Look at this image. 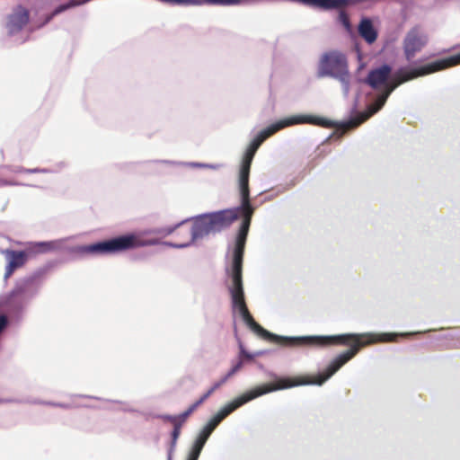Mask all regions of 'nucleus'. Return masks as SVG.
I'll return each mask as SVG.
<instances>
[{"label":"nucleus","mask_w":460,"mask_h":460,"mask_svg":"<svg viewBox=\"0 0 460 460\" xmlns=\"http://www.w3.org/2000/svg\"><path fill=\"white\" fill-rule=\"evenodd\" d=\"M241 212L243 214L244 218L236 237L232 266L229 271L231 282L228 285V291L231 297V307L234 316L238 314L252 332L273 341H291L300 344L323 346L327 344L345 343L348 338L355 336L354 334H338L330 336H280L270 332L254 321L249 313L245 303L242 279L243 251L251 224V218L253 213H251L250 217H247V209L246 208H243L242 200L239 207L211 213H205L191 217L190 219L192 220L190 243L204 239L211 234L221 232L235 221Z\"/></svg>","instance_id":"nucleus-1"},{"label":"nucleus","mask_w":460,"mask_h":460,"mask_svg":"<svg viewBox=\"0 0 460 460\" xmlns=\"http://www.w3.org/2000/svg\"><path fill=\"white\" fill-rule=\"evenodd\" d=\"M460 64V53L436 60L418 68L401 67L393 75L392 67L388 64H383L371 69L366 78V82L373 89L368 94L369 103L365 111L357 113L348 120L335 122L332 127L341 129L356 128L371 116L379 111L386 102L390 94L401 84L419 76L432 74Z\"/></svg>","instance_id":"nucleus-2"},{"label":"nucleus","mask_w":460,"mask_h":460,"mask_svg":"<svg viewBox=\"0 0 460 460\" xmlns=\"http://www.w3.org/2000/svg\"><path fill=\"white\" fill-rule=\"evenodd\" d=\"M353 334L355 336L348 338L347 341L344 343L347 344L349 341H352L351 348L349 350L337 356L330 363L324 372L318 374L314 378H303L298 382H292L288 378H279L275 384H267L256 386L255 388L243 394L239 397L235 398L233 402L225 405L216 415L213 416V419L216 420L219 424L227 415H229L232 411L243 404L271 392L291 388L296 385H322L328 379H330L344 364L351 359L358 352L361 346L371 344L376 341H394L398 336V333H381L378 335L373 333Z\"/></svg>","instance_id":"nucleus-3"},{"label":"nucleus","mask_w":460,"mask_h":460,"mask_svg":"<svg viewBox=\"0 0 460 460\" xmlns=\"http://www.w3.org/2000/svg\"><path fill=\"white\" fill-rule=\"evenodd\" d=\"M348 338L344 344H347L349 341H352L351 348L337 356L327 367L326 370L323 373L318 374L314 378H303L298 382H292L288 378H279L275 384H267L243 394L239 397L235 398L233 402L227 403L220 411L213 416V419L219 424L227 415L232 411L242 406L243 404L266 394L275 392L278 390L291 388L296 385H322L328 379H330L344 364L351 359L359 350L361 346L371 344L376 341L391 342L394 341L397 337V333H381L378 335L373 333H361L356 334Z\"/></svg>","instance_id":"nucleus-4"},{"label":"nucleus","mask_w":460,"mask_h":460,"mask_svg":"<svg viewBox=\"0 0 460 460\" xmlns=\"http://www.w3.org/2000/svg\"><path fill=\"white\" fill-rule=\"evenodd\" d=\"M305 123L317 125L323 128H332L334 125L332 120L322 117L306 114L292 115L290 117L279 119L261 130L248 146L242 160L238 180L241 199H243V208H246L247 209V217H250L251 213H253V208L252 207L249 199V176L251 164L258 148L263 143V141H265L268 137L279 130L286 127Z\"/></svg>","instance_id":"nucleus-5"},{"label":"nucleus","mask_w":460,"mask_h":460,"mask_svg":"<svg viewBox=\"0 0 460 460\" xmlns=\"http://www.w3.org/2000/svg\"><path fill=\"white\" fill-rule=\"evenodd\" d=\"M161 243L158 240L141 241L136 234L130 233L117 237L92 243L90 245L79 246L76 251L85 254H111L137 247L150 246Z\"/></svg>","instance_id":"nucleus-6"},{"label":"nucleus","mask_w":460,"mask_h":460,"mask_svg":"<svg viewBox=\"0 0 460 460\" xmlns=\"http://www.w3.org/2000/svg\"><path fill=\"white\" fill-rule=\"evenodd\" d=\"M319 77H332L338 80L342 87L344 96L349 93L350 75L345 54L338 50H331L322 55L318 65Z\"/></svg>","instance_id":"nucleus-7"},{"label":"nucleus","mask_w":460,"mask_h":460,"mask_svg":"<svg viewBox=\"0 0 460 460\" xmlns=\"http://www.w3.org/2000/svg\"><path fill=\"white\" fill-rule=\"evenodd\" d=\"M426 36L420 33L419 30H410L403 40V51L407 60H411L417 52L426 45Z\"/></svg>","instance_id":"nucleus-8"},{"label":"nucleus","mask_w":460,"mask_h":460,"mask_svg":"<svg viewBox=\"0 0 460 460\" xmlns=\"http://www.w3.org/2000/svg\"><path fill=\"white\" fill-rule=\"evenodd\" d=\"M28 22L29 12L25 8L18 6L8 17L6 24L8 33L13 35L20 31Z\"/></svg>","instance_id":"nucleus-9"},{"label":"nucleus","mask_w":460,"mask_h":460,"mask_svg":"<svg viewBox=\"0 0 460 460\" xmlns=\"http://www.w3.org/2000/svg\"><path fill=\"white\" fill-rule=\"evenodd\" d=\"M7 261L4 272V279H7L15 270L23 266L26 262L27 254L23 251L5 250L3 252Z\"/></svg>","instance_id":"nucleus-10"},{"label":"nucleus","mask_w":460,"mask_h":460,"mask_svg":"<svg viewBox=\"0 0 460 460\" xmlns=\"http://www.w3.org/2000/svg\"><path fill=\"white\" fill-rule=\"evenodd\" d=\"M33 278L25 277L19 279L13 290V295L20 296L21 298L28 304V302L36 295L37 291L32 289Z\"/></svg>","instance_id":"nucleus-11"},{"label":"nucleus","mask_w":460,"mask_h":460,"mask_svg":"<svg viewBox=\"0 0 460 460\" xmlns=\"http://www.w3.org/2000/svg\"><path fill=\"white\" fill-rule=\"evenodd\" d=\"M300 3L321 10H337L349 5V0H300Z\"/></svg>","instance_id":"nucleus-12"},{"label":"nucleus","mask_w":460,"mask_h":460,"mask_svg":"<svg viewBox=\"0 0 460 460\" xmlns=\"http://www.w3.org/2000/svg\"><path fill=\"white\" fill-rule=\"evenodd\" d=\"M27 303L20 296L13 295V290L0 296V305L10 312L22 311Z\"/></svg>","instance_id":"nucleus-13"},{"label":"nucleus","mask_w":460,"mask_h":460,"mask_svg":"<svg viewBox=\"0 0 460 460\" xmlns=\"http://www.w3.org/2000/svg\"><path fill=\"white\" fill-rule=\"evenodd\" d=\"M358 31L360 37L368 44L374 43L377 39V31L369 18H362L360 20Z\"/></svg>","instance_id":"nucleus-14"},{"label":"nucleus","mask_w":460,"mask_h":460,"mask_svg":"<svg viewBox=\"0 0 460 460\" xmlns=\"http://www.w3.org/2000/svg\"><path fill=\"white\" fill-rule=\"evenodd\" d=\"M64 239H58L49 242H37L33 243L32 249L38 252H48L51 251H58L62 248V244L64 243Z\"/></svg>","instance_id":"nucleus-15"},{"label":"nucleus","mask_w":460,"mask_h":460,"mask_svg":"<svg viewBox=\"0 0 460 460\" xmlns=\"http://www.w3.org/2000/svg\"><path fill=\"white\" fill-rule=\"evenodd\" d=\"M221 385V383H216L203 396L200 397L196 402L189 407L187 411L181 414V420L185 421V420L207 398L210 396V394L217 389Z\"/></svg>","instance_id":"nucleus-16"},{"label":"nucleus","mask_w":460,"mask_h":460,"mask_svg":"<svg viewBox=\"0 0 460 460\" xmlns=\"http://www.w3.org/2000/svg\"><path fill=\"white\" fill-rule=\"evenodd\" d=\"M212 432L213 431L210 430V428L204 426L199 431L191 447L201 452Z\"/></svg>","instance_id":"nucleus-17"},{"label":"nucleus","mask_w":460,"mask_h":460,"mask_svg":"<svg viewBox=\"0 0 460 460\" xmlns=\"http://www.w3.org/2000/svg\"><path fill=\"white\" fill-rule=\"evenodd\" d=\"M188 219L182 220L181 222L167 227L163 228H154L147 231H145V234H160L163 237H166L170 234H172L178 227H180L182 224L187 222Z\"/></svg>","instance_id":"nucleus-18"},{"label":"nucleus","mask_w":460,"mask_h":460,"mask_svg":"<svg viewBox=\"0 0 460 460\" xmlns=\"http://www.w3.org/2000/svg\"><path fill=\"white\" fill-rule=\"evenodd\" d=\"M89 1L90 0H70L66 4H60L54 10V12L52 13V14L50 15V17L48 20L49 21L52 17L61 13L62 12H65L70 8H73V7H75L78 5H82Z\"/></svg>","instance_id":"nucleus-19"},{"label":"nucleus","mask_w":460,"mask_h":460,"mask_svg":"<svg viewBox=\"0 0 460 460\" xmlns=\"http://www.w3.org/2000/svg\"><path fill=\"white\" fill-rule=\"evenodd\" d=\"M243 0H205V4L232 6L241 4Z\"/></svg>","instance_id":"nucleus-20"},{"label":"nucleus","mask_w":460,"mask_h":460,"mask_svg":"<svg viewBox=\"0 0 460 460\" xmlns=\"http://www.w3.org/2000/svg\"><path fill=\"white\" fill-rule=\"evenodd\" d=\"M186 166L193 167V168H208L211 170H218L223 167L221 164H202V163H186Z\"/></svg>","instance_id":"nucleus-21"},{"label":"nucleus","mask_w":460,"mask_h":460,"mask_svg":"<svg viewBox=\"0 0 460 460\" xmlns=\"http://www.w3.org/2000/svg\"><path fill=\"white\" fill-rule=\"evenodd\" d=\"M204 4H205V0H176V5L201 6Z\"/></svg>","instance_id":"nucleus-22"},{"label":"nucleus","mask_w":460,"mask_h":460,"mask_svg":"<svg viewBox=\"0 0 460 460\" xmlns=\"http://www.w3.org/2000/svg\"><path fill=\"white\" fill-rule=\"evenodd\" d=\"M243 366V362L242 361H239L238 363H236L231 369L230 371L227 373V375L223 377L218 383H221V385L230 377L232 376L234 374H235Z\"/></svg>","instance_id":"nucleus-23"},{"label":"nucleus","mask_w":460,"mask_h":460,"mask_svg":"<svg viewBox=\"0 0 460 460\" xmlns=\"http://www.w3.org/2000/svg\"><path fill=\"white\" fill-rule=\"evenodd\" d=\"M190 243H171V242H163L162 244L167 246V247H172V248H176V249H183V248H186V247H189L190 245Z\"/></svg>","instance_id":"nucleus-24"},{"label":"nucleus","mask_w":460,"mask_h":460,"mask_svg":"<svg viewBox=\"0 0 460 460\" xmlns=\"http://www.w3.org/2000/svg\"><path fill=\"white\" fill-rule=\"evenodd\" d=\"M182 422H175L173 425V429L172 431V438H179L180 433H181V428Z\"/></svg>","instance_id":"nucleus-25"},{"label":"nucleus","mask_w":460,"mask_h":460,"mask_svg":"<svg viewBox=\"0 0 460 460\" xmlns=\"http://www.w3.org/2000/svg\"><path fill=\"white\" fill-rule=\"evenodd\" d=\"M200 453V451L191 447L186 460H198Z\"/></svg>","instance_id":"nucleus-26"},{"label":"nucleus","mask_w":460,"mask_h":460,"mask_svg":"<svg viewBox=\"0 0 460 460\" xmlns=\"http://www.w3.org/2000/svg\"><path fill=\"white\" fill-rule=\"evenodd\" d=\"M164 420H169V421H172L173 423V425L175 424V422H183L181 420V415L179 416H172V415H164L162 417Z\"/></svg>","instance_id":"nucleus-27"},{"label":"nucleus","mask_w":460,"mask_h":460,"mask_svg":"<svg viewBox=\"0 0 460 460\" xmlns=\"http://www.w3.org/2000/svg\"><path fill=\"white\" fill-rule=\"evenodd\" d=\"M158 163H161V164H168V165H185L186 163H181V162H176V161H171V160H160L158 161Z\"/></svg>","instance_id":"nucleus-28"},{"label":"nucleus","mask_w":460,"mask_h":460,"mask_svg":"<svg viewBox=\"0 0 460 460\" xmlns=\"http://www.w3.org/2000/svg\"><path fill=\"white\" fill-rule=\"evenodd\" d=\"M7 317L4 314L0 315V333L7 325Z\"/></svg>","instance_id":"nucleus-29"},{"label":"nucleus","mask_w":460,"mask_h":460,"mask_svg":"<svg viewBox=\"0 0 460 460\" xmlns=\"http://www.w3.org/2000/svg\"><path fill=\"white\" fill-rule=\"evenodd\" d=\"M218 425L217 421L213 419V417L208 420V422L205 425L207 428H210V430H214Z\"/></svg>","instance_id":"nucleus-30"},{"label":"nucleus","mask_w":460,"mask_h":460,"mask_svg":"<svg viewBox=\"0 0 460 460\" xmlns=\"http://www.w3.org/2000/svg\"><path fill=\"white\" fill-rule=\"evenodd\" d=\"M25 172H27V173H37V172L47 173V172H49V171L47 169L33 168V169H26Z\"/></svg>","instance_id":"nucleus-31"},{"label":"nucleus","mask_w":460,"mask_h":460,"mask_svg":"<svg viewBox=\"0 0 460 460\" xmlns=\"http://www.w3.org/2000/svg\"><path fill=\"white\" fill-rule=\"evenodd\" d=\"M239 347H240V352L243 356H244L245 358H247L249 359H252L253 358V355L247 352L241 343H240Z\"/></svg>","instance_id":"nucleus-32"},{"label":"nucleus","mask_w":460,"mask_h":460,"mask_svg":"<svg viewBox=\"0 0 460 460\" xmlns=\"http://www.w3.org/2000/svg\"><path fill=\"white\" fill-rule=\"evenodd\" d=\"M340 17H341V20L343 23V25L346 27V28H349V19L347 18L346 14L344 13H341L340 14Z\"/></svg>","instance_id":"nucleus-33"},{"label":"nucleus","mask_w":460,"mask_h":460,"mask_svg":"<svg viewBox=\"0 0 460 460\" xmlns=\"http://www.w3.org/2000/svg\"><path fill=\"white\" fill-rule=\"evenodd\" d=\"M177 440H178L177 438H172L170 448L168 450V452H171V454H172L175 449Z\"/></svg>","instance_id":"nucleus-34"},{"label":"nucleus","mask_w":460,"mask_h":460,"mask_svg":"<svg viewBox=\"0 0 460 460\" xmlns=\"http://www.w3.org/2000/svg\"><path fill=\"white\" fill-rule=\"evenodd\" d=\"M177 440H178L177 438H172L170 448L168 450V452H171V454H172L175 449Z\"/></svg>","instance_id":"nucleus-35"},{"label":"nucleus","mask_w":460,"mask_h":460,"mask_svg":"<svg viewBox=\"0 0 460 460\" xmlns=\"http://www.w3.org/2000/svg\"><path fill=\"white\" fill-rule=\"evenodd\" d=\"M16 400L14 399H12V398H0V404L1 403H11V402H15Z\"/></svg>","instance_id":"nucleus-36"},{"label":"nucleus","mask_w":460,"mask_h":460,"mask_svg":"<svg viewBox=\"0 0 460 460\" xmlns=\"http://www.w3.org/2000/svg\"><path fill=\"white\" fill-rule=\"evenodd\" d=\"M25 170L26 169L19 167V168L13 170V172H25Z\"/></svg>","instance_id":"nucleus-37"},{"label":"nucleus","mask_w":460,"mask_h":460,"mask_svg":"<svg viewBox=\"0 0 460 460\" xmlns=\"http://www.w3.org/2000/svg\"><path fill=\"white\" fill-rule=\"evenodd\" d=\"M167 460H172V454L171 452H168Z\"/></svg>","instance_id":"nucleus-38"}]
</instances>
